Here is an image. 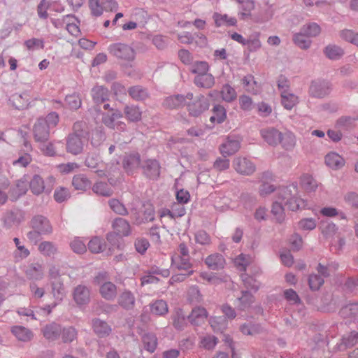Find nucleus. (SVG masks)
I'll use <instances>...</instances> for the list:
<instances>
[{
    "mask_svg": "<svg viewBox=\"0 0 358 358\" xmlns=\"http://www.w3.org/2000/svg\"><path fill=\"white\" fill-rule=\"evenodd\" d=\"M31 226L32 229L44 235H49L52 232V227L49 220L43 215L34 216L31 220Z\"/></svg>",
    "mask_w": 358,
    "mask_h": 358,
    "instance_id": "f8f14e48",
    "label": "nucleus"
},
{
    "mask_svg": "<svg viewBox=\"0 0 358 358\" xmlns=\"http://www.w3.org/2000/svg\"><path fill=\"white\" fill-rule=\"evenodd\" d=\"M213 115L210 121L213 124H221L227 118V111L224 106L220 104H215L212 109Z\"/></svg>",
    "mask_w": 358,
    "mask_h": 358,
    "instance_id": "72a5a7b5",
    "label": "nucleus"
},
{
    "mask_svg": "<svg viewBox=\"0 0 358 358\" xmlns=\"http://www.w3.org/2000/svg\"><path fill=\"white\" fill-rule=\"evenodd\" d=\"M72 185L76 189L85 191L90 187L91 182L85 175L80 173L74 176Z\"/></svg>",
    "mask_w": 358,
    "mask_h": 358,
    "instance_id": "ea45409f",
    "label": "nucleus"
},
{
    "mask_svg": "<svg viewBox=\"0 0 358 358\" xmlns=\"http://www.w3.org/2000/svg\"><path fill=\"white\" fill-rule=\"evenodd\" d=\"M124 113L131 122H138L141 119L142 112L138 106L127 105L124 106Z\"/></svg>",
    "mask_w": 358,
    "mask_h": 358,
    "instance_id": "79ce46f5",
    "label": "nucleus"
},
{
    "mask_svg": "<svg viewBox=\"0 0 358 358\" xmlns=\"http://www.w3.org/2000/svg\"><path fill=\"white\" fill-rule=\"evenodd\" d=\"M281 103L287 110H292L298 103L299 98L290 92H284L280 94Z\"/></svg>",
    "mask_w": 358,
    "mask_h": 358,
    "instance_id": "c9c22d12",
    "label": "nucleus"
},
{
    "mask_svg": "<svg viewBox=\"0 0 358 358\" xmlns=\"http://www.w3.org/2000/svg\"><path fill=\"white\" fill-rule=\"evenodd\" d=\"M131 217L136 224L152 222L155 220V208L151 204L143 205V210L139 211L136 208L130 210Z\"/></svg>",
    "mask_w": 358,
    "mask_h": 358,
    "instance_id": "20e7f679",
    "label": "nucleus"
},
{
    "mask_svg": "<svg viewBox=\"0 0 358 358\" xmlns=\"http://www.w3.org/2000/svg\"><path fill=\"white\" fill-rule=\"evenodd\" d=\"M62 332V326L57 323H51L46 325L43 329L44 337L49 341L57 339Z\"/></svg>",
    "mask_w": 358,
    "mask_h": 358,
    "instance_id": "c85d7f7f",
    "label": "nucleus"
},
{
    "mask_svg": "<svg viewBox=\"0 0 358 358\" xmlns=\"http://www.w3.org/2000/svg\"><path fill=\"white\" fill-rule=\"evenodd\" d=\"M29 100V94L24 92L22 94L15 93L13 94L10 96L9 101L15 108L17 110H22L28 106Z\"/></svg>",
    "mask_w": 358,
    "mask_h": 358,
    "instance_id": "393cba45",
    "label": "nucleus"
},
{
    "mask_svg": "<svg viewBox=\"0 0 358 358\" xmlns=\"http://www.w3.org/2000/svg\"><path fill=\"white\" fill-rule=\"evenodd\" d=\"M118 303L124 309L133 310L136 303V298L131 291L125 289L118 297Z\"/></svg>",
    "mask_w": 358,
    "mask_h": 358,
    "instance_id": "412c9836",
    "label": "nucleus"
},
{
    "mask_svg": "<svg viewBox=\"0 0 358 358\" xmlns=\"http://www.w3.org/2000/svg\"><path fill=\"white\" fill-rule=\"evenodd\" d=\"M171 319L173 320V325L178 330L183 329L187 325V317H186L181 309L176 310Z\"/></svg>",
    "mask_w": 358,
    "mask_h": 358,
    "instance_id": "de8ad7c7",
    "label": "nucleus"
},
{
    "mask_svg": "<svg viewBox=\"0 0 358 358\" xmlns=\"http://www.w3.org/2000/svg\"><path fill=\"white\" fill-rule=\"evenodd\" d=\"M340 315L343 318H355L358 315V302L350 303L340 310Z\"/></svg>",
    "mask_w": 358,
    "mask_h": 358,
    "instance_id": "c03bdc74",
    "label": "nucleus"
},
{
    "mask_svg": "<svg viewBox=\"0 0 358 358\" xmlns=\"http://www.w3.org/2000/svg\"><path fill=\"white\" fill-rule=\"evenodd\" d=\"M65 101L71 110H77L81 106V99L78 94L67 95Z\"/></svg>",
    "mask_w": 358,
    "mask_h": 358,
    "instance_id": "338daca9",
    "label": "nucleus"
},
{
    "mask_svg": "<svg viewBox=\"0 0 358 358\" xmlns=\"http://www.w3.org/2000/svg\"><path fill=\"white\" fill-rule=\"evenodd\" d=\"M29 187L34 194L38 195L45 190L44 180L39 175L36 174L30 180Z\"/></svg>",
    "mask_w": 358,
    "mask_h": 358,
    "instance_id": "49530a36",
    "label": "nucleus"
},
{
    "mask_svg": "<svg viewBox=\"0 0 358 358\" xmlns=\"http://www.w3.org/2000/svg\"><path fill=\"white\" fill-rule=\"evenodd\" d=\"M141 156L138 152L126 154L122 159V167L128 175H133L141 166Z\"/></svg>",
    "mask_w": 358,
    "mask_h": 358,
    "instance_id": "6e6552de",
    "label": "nucleus"
},
{
    "mask_svg": "<svg viewBox=\"0 0 358 358\" xmlns=\"http://www.w3.org/2000/svg\"><path fill=\"white\" fill-rule=\"evenodd\" d=\"M331 91V83L324 79L313 80L309 86L308 94L316 99H323L330 94Z\"/></svg>",
    "mask_w": 358,
    "mask_h": 358,
    "instance_id": "7ed1b4c3",
    "label": "nucleus"
},
{
    "mask_svg": "<svg viewBox=\"0 0 358 358\" xmlns=\"http://www.w3.org/2000/svg\"><path fill=\"white\" fill-rule=\"evenodd\" d=\"M243 283L247 289H250L257 292L261 287V282L259 279V275L256 273L255 275H249L247 273H243L241 275Z\"/></svg>",
    "mask_w": 358,
    "mask_h": 358,
    "instance_id": "4be33fe9",
    "label": "nucleus"
},
{
    "mask_svg": "<svg viewBox=\"0 0 358 358\" xmlns=\"http://www.w3.org/2000/svg\"><path fill=\"white\" fill-rule=\"evenodd\" d=\"M194 83L197 87L208 89L214 85L215 78L212 74L206 73L202 75H196Z\"/></svg>",
    "mask_w": 358,
    "mask_h": 358,
    "instance_id": "2f4dec72",
    "label": "nucleus"
},
{
    "mask_svg": "<svg viewBox=\"0 0 358 358\" xmlns=\"http://www.w3.org/2000/svg\"><path fill=\"white\" fill-rule=\"evenodd\" d=\"M142 342L145 350L153 353L157 347V338L153 333H145L142 336Z\"/></svg>",
    "mask_w": 358,
    "mask_h": 358,
    "instance_id": "f704fd0d",
    "label": "nucleus"
},
{
    "mask_svg": "<svg viewBox=\"0 0 358 358\" xmlns=\"http://www.w3.org/2000/svg\"><path fill=\"white\" fill-rule=\"evenodd\" d=\"M115 234L120 236H127L131 234V227L128 221L122 217L115 218L112 222Z\"/></svg>",
    "mask_w": 358,
    "mask_h": 358,
    "instance_id": "6ab92c4d",
    "label": "nucleus"
},
{
    "mask_svg": "<svg viewBox=\"0 0 358 358\" xmlns=\"http://www.w3.org/2000/svg\"><path fill=\"white\" fill-rule=\"evenodd\" d=\"M219 339L214 335L205 334L199 336V345L206 350H213L217 345Z\"/></svg>",
    "mask_w": 358,
    "mask_h": 358,
    "instance_id": "7c9ffc66",
    "label": "nucleus"
},
{
    "mask_svg": "<svg viewBox=\"0 0 358 358\" xmlns=\"http://www.w3.org/2000/svg\"><path fill=\"white\" fill-rule=\"evenodd\" d=\"M85 138L86 136H80V134H69L66 143L67 152L74 155L81 153Z\"/></svg>",
    "mask_w": 358,
    "mask_h": 358,
    "instance_id": "1a4fd4ad",
    "label": "nucleus"
},
{
    "mask_svg": "<svg viewBox=\"0 0 358 358\" xmlns=\"http://www.w3.org/2000/svg\"><path fill=\"white\" fill-rule=\"evenodd\" d=\"M27 191V182L22 179L17 180L15 185L13 186L9 191L10 200L13 201L17 200L20 196L25 194Z\"/></svg>",
    "mask_w": 358,
    "mask_h": 358,
    "instance_id": "5701e85b",
    "label": "nucleus"
},
{
    "mask_svg": "<svg viewBox=\"0 0 358 358\" xmlns=\"http://www.w3.org/2000/svg\"><path fill=\"white\" fill-rule=\"evenodd\" d=\"M108 205L110 209L116 214L124 216L129 214V211L125 206L118 199H111L108 201Z\"/></svg>",
    "mask_w": 358,
    "mask_h": 358,
    "instance_id": "5fc2aeb1",
    "label": "nucleus"
},
{
    "mask_svg": "<svg viewBox=\"0 0 358 358\" xmlns=\"http://www.w3.org/2000/svg\"><path fill=\"white\" fill-rule=\"evenodd\" d=\"M92 325L94 334L99 338L107 337L112 331L111 327L106 322L99 318L93 319Z\"/></svg>",
    "mask_w": 358,
    "mask_h": 358,
    "instance_id": "f3484780",
    "label": "nucleus"
},
{
    "mask_svg": "<svg viewBox=\"0 0 358 358\" xmlns=\"http://www.w3.org/2000/svg\"><path fill=\"white\" fill-rule=\"evenodd\" d=\"M340 37L356 46H358V33L352 29H343L340 32Z\"/></svg>",
    "mask_w": 358,
    "mask_h": 358,
    "instance_id": "052dcab7",
    "label": "nucleus"
},
{
    "mask_svg": "<svg viewBox=\"0 0 358 358\" xmlns=\"http://www.w3.org/2000/svg\"><path fill=\"white\" fill-rule=\"evenodd\" d=\"M13 242L17 248V251L14 253L15 257L20 258V259H26L30 255V252L28 248L24 246V243L18 238H14Z\"/></svg>",
    "mask_w": 358,
    "mask_h": 358,
    "instance_id": "4d7b16f0",
    "label": "nucleus"
},
{
    "mask_svg": "<svg viewBox=\"0 0 358 358\" xmlns=\"http://www.w3.org/2000/svg\"><path fill=\"white\" fill-rule=\"evenodd\" d=\"M240 149L239 141L230 137L227 138L220 148V152L223 157H227L235 154Z\"/></svg>",
    "mask_w": 358,
    "mask_h": 358,
    "instance_id": "aec40b11",
    "label": "nucleus"
},
{
    "mask_svg": "<svg viewBox=\"0 0 358 358\" xmlns=\"http://www.w3.org/2000/svg\"><path fill=\"white\" fill-rule=\"evenodd\" d=\"M127 92L134 100L138 101H145L149 97L148 89L141 85L132 86L128 89Z\"/></svg>",
    "mask_w": 358,
    "mask_h": 358,
    "instance_id": "a878e982",
    "label": "nucleus"
},
{
    "mask_svg": "<svg viewBox=\"0 0 358 358\" xmlns=\"http://www.w3.org/2000/svg\"><path fill=\"white\" fill-rule=\"evenodd\" d=\"M103 4L100 0H89V8L93 16L99 17L103 14L104 10Z\"/></svg>",
    "mask_w": 358,
    "mask_h": 358,
    "instance_id": "774afa93",
    "label": "nucleus"
},
{
    "mask_svg": "<svg viewBox=\"0 0 358 358\" xmlns=\"http://www.w3.org/2000/svg\"><path fill=\"white\" fill-rule=\"evenodd\" d=\"M191 103L186 101L188 111L192 116L197 117L209 108V101L203 95L199 94L192 100Z\"/></svg>",
    "mask_w": 358,
    "mask_h": 358,
    "instance_id": "423d86ee",
    "label": "nucleus"
},
{
    "mask_svg": "<svg viewBox=\"0 0 358 358\" xmlns=\"http://www.w3.org/2000/svg\"><path fill=\"white\" fill-rule=\"evenodd\" d=\"M60 336L64 343H70L77 339L78 331L72 326H67L65 327H62Z\"/></svg>",
    "mask_w": 358,
    "mask_h": 358,
    "instance_id": "a18cd8bd",
    "label": "nucleus"
},
{
    "mask_svg": "<svg viewBox=\"0 0 358 358\" xmlns=\"http://www.w3.org/2000/svg\"><path fill=\"white\" fill-rule=\"evenodd\" d=\"M92 191L100 196H110L113 194V190L110 185L106 182H96L92 187Z\"/></svg>",
    "mask_w": 358,
    "mask_h": 358,
    "instance_id": "37998d69",
    "label": "nucleus"
},
{
    "mask_svg": "<svg viewBox=\"0 0 358 358\" xmlns=\"http://www.w3.org/2000/svg\"><path fill=\"white\" fill-rule=\"evenodd\" d=\"M233 166L237 173L245 176H250L255 171V164L246 157L235 158Z\"/></svg>",
    "mask_w": 358,
    "mask_h": 358,
    "instance_id": "9d476101",
    "label": "nucleus"
},
{
    "mask_svg": "<svg viewBox=\"0 0 358 358\" xmlns=\"http://www.w3.org/2000/svg\"><path fill=\"white\" fill-rule=\"evenodd\" d=\"M101 296L108 301L113 300L117 295V287L112 282H105L99 287Z\"/></svg>",
    "mask_w": 358,
    "mask_h": 358,
    "instance_id": "cd10ccee",
    "label": "nucleus"
},
{
    "mask_svg": "<svg viewBox=\"0 0 358 358\" xmlns=\"http://www.w3.org/2000/svg\"><path fill=\"white\" fill-rule=\"evenodd\" d=\"M171 266L179 271L188 272V274H193L194 273L189 257L172 256Z\"/></svg>",
    "mask_w": 358,
    "mask_h": 358,
    "instance_id": "2eb2a0df",
    "label": "nucleus"
},
{
    "mask_svg": "<svg viewBox=\"0 0 358 358\" xmlns=\"http://www.w3.org/2000/svg\"><path fill=\"white\" fill-rule=\"evenodd\" d=\"M221 96L224 101L231 102L236 98V92L231 85L226 84L222 88Z\"/></svg>",
    "mask_w": 358,
    "mask_h": 358,
    "instance_id": "e2e57ef3",
    "label": "nucleus"
},
{
    "mask_svg": "<svg viewBox=\"0 0 358 358\" xmlns=\"http://www.w3.org/2000/svg\"><path fill=\"white\" fill-rule=\"evenodd\" d=\"M209 323L214 331L223 332L228 327V320L224 316L212 317Z\"/></svg>",
    "mask_w": 358,
    "mask_h": 358,
    "instance_id": "58836bf2",
    "label": "nucleus"
},
{
    "mask_svg": "<svg viewBox=\"0 0 358 358\" xmlns=\"http://www.w3.org/2000/svg\"><path fill=\"white\" fill-rule=\"evenodd\" d=\"M104 242L99 237H94L88 243V248L93 253H99L103 250Z\"/></svg>",
    "mask_w": 358,
    "mask_h": 358,
    "instance_id": "69168bd1",
    "label": "nucleus"
},
{
    "mask_svg": "<svg viewBox=\"0 0 358 358\" xmlns=\"http://www.w3.org/2000/svg\"><path fill=\"white\" fill-rule=\"evenodd\" d=\"M73 296L78 306L89 303L90 301V289L83 285H79L74 288Z\"/></svg>",
    "mask_w": 358,
    "mask_h": 358,
    "instance_id": "4468645a",
    "label": "nucleus"
},
{
    "mask_svg": "<svg viewBox=\"0 0 358 358\" xmlns=\"http://www.w3.org/2000/svg\"><path fill=\"white\" fill-rule=\"evenodd\" d=\"M205 263L209 268L219 270L224 267L225 259L221 254L215 253L208 256L205 259Z\"/></svg>",
    "mask_w": 358,
    "mask_h": 358,
    "instance_id": "bb28decb",
    "label": "nucleus"
},
{
    "mask_svg": "<svg viewBox=\"0 0 358 358\" xmlns=\"http://www.w3.org/2000/svg\"><path fill=\"white\" fill-rule=\"evenodd\" d=\"M325 56L331 60H338L344 55L342 48L336 45H328L324 50Z\"/></svg>",
    "mask_w": 358,
    "mask_h": 358,
    "instance_id": "a19ab883",
    "label": "nucleus"
},
{
    "mask_svg": "<svg viewBox=\"0 0 358 358\" xmlns=\"http://www.w3.org/2000/svg\"><path fill=\"white\" fill-rule=\"evenodd\" d=\"M254 302L253 295L248 291H242L241 296L235 301V306L241 310H248Z\"/></svg>",
    "mask_w": 358,
    "mask_h": 358,
    "instance_id": "b1692460",
    "label": "nucleus"
},
{
    "mask_svg": "<svg viewBox=\"0 0 358 358\" xmlns=\"http://www.w3.org/2000/svg\"><path fill=\"white\" fill-rule=\"evenodd\" d=\"M269 189L270 194L274 193L276 197L272 204L271 213L278 223H282L285 220L284 206L292 211L303 209L306 206L305 201L297 196L298 186L296 183L278 188L270 185Z\"/></svg>",
    "mask_w": 358,
    "mask_h": 358,
    "instance_id": "f257e3e1",
    "label": "nucleus"
},
{
    "mask_svg": "<svg viewBox=\"0 0 358 358\" xmlns=\"http://www.w3.org/2000/svg\"><path fill=\"white\" fill-rule=\"evenodd\" d=\"M108 50L111 55L120 60L131 62L135 59V50L130 45L125 43H115L110 44Z\"/></svg>",
    "mask_w": 358,
    "mask_h": 358,
    "instance_id": "f03ea898",
    "label": "nucleus"
},
{
    "mask_svg": "<svg viewBox=\"0 0 358 358\" xmlns=\"http://www.w3.org/2000/svg\"><path fill=\"white\" fill-rule=\"evenodd\" d=\"M300 31L308 37H315L320 34L321 28L317 23L311 22L303 25Z\"/></svg>",
    "mask_w": 358,
    "mask_h": 358,
    "instance_id": "bf43d9fd",
    "label": "nucleus"
},
{
    "mask_svg": "<svg viewBox=\"0 0 358 358\" xmlns=\"http://www.w3.org/2000/svg\"><path fill=\"white\" fill-rule=\"evenodd\" d=\"M343 289L348 293L358 292V276L349 277L343 284Z\"/></svg>",
    "mask_w": 358,
    "mask_h": 358,
    "instance_id": "0e129e2a",
    "label": "nucleus"
},
{
    "mask_svg": "<svg viewBox=\"0 0 358 358\" xmlns=\"http://www.w3.org/2000/svg\"><path fill=\"white\" fill-rule=\"evenodd\" d=\"M208 316L206 309L201 306L194 308L187 316V320L193 326H201L205 323Z\"/></svg>",
    "mask_w": 358,
    "mask_h": 358,
    "instance_id": "ddd939ff",
    "label": "nucleus"
},
{
    "mask_svg": "<svg viewBox=\"0 0 358 358\" xmlns=\"http://www.w3.org/2000/svg\"><path fill=\"white\" fill-rule=\"evenodd\" d=\"M215 22L217 27L223 25L234 26L236 23V19L234 17H229L227 15H221L215 13L213 15Z\"/></svg>",
    "mask_w": 358,
    "mask_h": 358,
    "instance_id": "13d9d810",
    "label": "nucleus"
},
{
    "mask_svg": "<svg viewBox=\"0 0 358 358\" xmlns=\"http://www.w3.org/2000/svg\"><path fill=\"white\" fill-rule=\"evenodd\" d=\"M193 99V93L188 92L185 96L176 94L167 96L163 101V106L168 109H177L186 105L187 100Z\"/></svg>",
    "mask_w": 358,
    "mask_h": 358,
    "instance_id": "0eeeda50",
    "label": "nucleus"
},
{
    "mask_svg": "<svg viewBox=\"0 0 358 358\" xmlns=\"http://www.w3.org/2000/svg\"><path fill=\"white\" fill-rule=\"evenodd\" d=\"M92 99L97 105L103 103L109 100L110 92L104 86L96 85L94 86L91 91Z\"/></svg>",
    "mask_w": 358,
    "mask_h": 358,
    "instance_id": "a211bd4d",
    "label": "nucleus"
},
{
    "mask_svg": "<svg viewBox=\"0 0 358 358\" xmlns=\"http://www.w3.org/2000/svg\"><path fill=\"white\" fill-rule=\"evenodd\" d=\"M278 144H281L282 148L287 150H292L296 144L294 134L290 131L282 133L280 141H279Z\"/></svg>",
    "mask_w": 358,
    "mask_h": 358,
    "instance_id": "8fccbe9b",
    "label": "nucleus"
},
{
    "mask_svg": "<svg viewBox=\"0 0 358 358\" xmlns=\"http://www.w3.org/2000/svg\"><path fill=\"white\" fill-rule=\"evenodd\" d=\"M293 41L296 46L303 50L308 49L312 43L311 40L308 38V36L304 34L301 31L294 34Z\"/></svg>",
    "mask_w": 358,
    "mask_h": 358,
    "instance_id": "09e8293b",
    "label": "nucleus"
},
{
    "mask_svg": "<svg viewBox=\"0 0 358 358\" xmlns=\"http://www.w3.org/2000/svg\"><path fill=\"white\" fill-rule=\"evenodd\" d=\"M52 294L55 300L61 302L66 296L65 288L62 280H52L50 282Z\"/></svg>",
    "mask_w": 358,
    "mask_h": 358,
    "instance_id": "c756f323",
    "label": "nucleus"
},
{
    "mask_svg": "<svg viewBox=\"0 0 358 358\" xmlns=\"http://www.w3.org/2000/svg\"><path fill=\"white\" fill-rule=\"evenodd\" d=\"M251 259L250 256L241 254L234 259V263L237 269L245 273L247 267L251 263Z\"/></svg>",
    "mask_w": 358,
    "mask_h": 358,
    "instance_id": "6e6d98bb",
    "label": "nucleus"
},
{
    "mask_svg": "<svg viewBox=\"0 0 358 358\" xmlns=\"http://www.w3.org/2000/svg\"><path fill=\"white\" fill-rule=\"evenodd\" d=\"M25 273L30 280H40L44 276V266L39 262H32L27 266Z\"/></svg>",
    "mask_w": 358,
    "mask_h": 358,
    "instance_id": "dca6fc26",
    "label": "nucleus"
},
{
    "mask_svg": "<svg viewBox=\"0 0 358 358\" xmlns=\"http://www.w3.org/2000/svg\"><path fill=\"white\" fill-rule=\"evenodd\" d=\"M143 174L150 180H156L159 178L161 171L159 162L155 159H147L142 162L141 166Z\"/></svg>",
    "mask_w": 358,
    "mask_h": 358,
    "instance_id": "39448f33",
    "label": "nucleus"
},
{
    "mask_svg": "<svg viewBox=\"0 0 358 358\" xmlns=\"http://www.w3.org/2000/svg\"><path fill=\"white\" fill-rule=\"evenodd\" d=\"M150 310L152 313L162 316L168 313V305L162 299L157 300L151 304Z\"/></svg>",
    "mask_w": 358,
    "mask_h": 358,
    "instance_id": "864d4df0",
    "label": "nucleus"
},
{
    "mask_svg": "<svg viewBox=\"0 0 358 358\" xmlns=\"http://www.w3.org/2000/svg\"><path fill=\"white\" fill-rule=\"evenodd\" d=\"M51 129L45 124L42 119H38L34 126V136L36 141L44 143L50 136Z\"/></svg>",
    "mask_w": 358,
    "mask_h": 358,
    "instance_id": "9b49d317",
    "label": "nucleus"
},
{
    "mask_svg": "<svg viewBox=\"0 0 358 358\" xmlns=\"http://www.w3.org/2000/svg\"><path fill=\"white\" fill-rule=\"evenodd\" d=\"M325 164L334 169H339L345 164L343 158L336 152H330L325 156Z\"/></svg>",
    "mask_w": 358,
    "mask_h": 358,
    "instance_id": "473e14b6",
    "label": "nucleus"
},
{
    "mask_svg": "<svg viewBox=\"0 0 358 358\" xmlns=\"http://www.w3.org/2000/svg\"><path fill=\"white\" fill-rule=\"evenodd\" d=\"M11 332L19 341L23 342L30 341L33 336L32 332L29 329L22 326L13 327Z\"/></svg>",
    "mask_w": 358,
    "mask_h": 358,
    "instance_id": "4c0bfd02",
    "label": "nucleus"
},
{
    "mask_svg": "<svg viewBox=\"0 0 358 358\" xmlns=\"http://www.w3.org/2000/svg\"><path fill=\"white\" fill-rule=\"evenodd\" d=\"M123 117L122 113L119 110H115L111 114L103 113L102 114V122L110 129L115 128V120L120 119Z\"/></svg>",
    "mask_w": 358,
    "mask_h": 358,
    "instance_id": "e433bc0d",
    "label": "nucleus"
},
{
    "mask_svg": "<svg viewBox=\"0 0 358 358\" xmlns=\"http://www.w3.org/2000/svg\"><path fill=\"white\" fill-rule=\"evenodd\" d=\"M301 185L308 192H315L318 187L317 182L310 175H303L301 178Z\"/></svg>",
    "mask_w": 358,
    "mask_h": 358,
    "instance_id": "603ef678",
    "label": "nucleus"
},
{
    "mask_svg": "<svg viewBox=\"0 0 358 358\" xmlns=\"http://www.w3.org/2000/svg\"><path fill=\"white\" fill-rule=\"evenodd\" d=\"M39 252L44 256L50 257L57 252L56 245L50 241H43L38 245Z\"/></svg>",
    "mask_w": 358,
    "mask_h": 358,
    "instance_id": "3c124183",
    "label": "nucleus"
},
{
    "mask_svg": "<svg viewBox=\"0 0 358 358\" xmlns=\"http://www.w3.org/2000/svg\"><path fill=\"white\" fill-rule=\"evenodd\" d=\"M316 226V220L312 217L303 218L297 222V229L301 231H312Z\"/></svg>",
    "mask_w": 358,
    "mask_h": 358,
    "instance_id": "680f3d73",
    "label": "nucleus"
}]
</instances>
